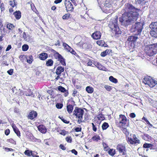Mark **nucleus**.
<instances>
[{
  "label": "nucleus",
  "mask_w": 157,
  "mask_h": 157,
  "mask_svg": "<svg viewBox=\"0 0 157 157\" xmlns=\"http://www.w3.org/2000/svg\"><path fill=\"white\" fill-rule=\"evenodd\" d=\"M123 10L124 13L119 18V21L122 25L125 26L129 25L131 21L137 19L139 16L138 13L140 11V9L135 8L129 3L125 4Z\"/></svg>",
  "instance_id": "1"
},
{
  "label": "nucleus",
  "mask_w": 157,
  "mask_h": 157,
  "mask_svg": "<svg viewBox=\"0 0 157 157\" xmlns=\"http://www.w3.org/2000/svg\"><path fill=\"white\" fill-rule=\"evenodd\" d=\"M118 17L113 18L110 20L108 26L112 32L115 34H120L121 31L118 25Z\"/></svg>",
  "instance_id": "2"
},
{
  "label": "nucleus",
  "mask_w": 157,
  "mask_h": 157,
  "mask_svg": "<svg viewBox=\"0 0 157 157\" xmlns=\"http://www.w3.org/2000/svg\"><path fill=\"white\" fill-rule=\"evenodd\" d=\"M144 52L148 56H151L157 53V44L148 45L144 48Z\"/></svg>",
  "instance_id": "3"
},
{
  "label": "nucleus",
  "mask_w": 157,
  "mask_h": 157,
  "mask_svg": "<svg viewBox=\"0 0 157 157\" xmlns=\"http://www.w3.org/2000/svg\"><path fill=\"white\" fill-rule=\"evenodd\" d=\"M119 121H116V125L118 127H128L129 125V120L127 119L126 117L124 115L122 114L119 116Z\"/></svg>",
  "instance_id": "4"
},
{
  "label": "nucleus",
  "mask_w": 157,
  "mask_h": 157,
  "mask_svg": "<svg viewBox=\"0 0 157 157\" xmlns=\"http://www.w3.org/2000/svg\"><path fill=\"white\" fill-rule=\"evenodd\" d=\"M143 29V24L140 22H136L132 25L131 29V32L135 35L141 34L142 30Z\"/></svg>",
  "instance_id": "5"
},
{
  "label": "nucleus",
  "mask_w": 157,
  "mask_h": 157,
  "mask_svg": "<svg viewBox=\"0 0 157 157\" xmlns=\"http://www.w3.org/2000/svg\"><path fill=\"white\" fill-rule=\"evenodd\" d=\"M84 111L81 108L77 107H75L73 112V115L76 117V118L78 119V124H80L83 121V115Z\"/></svg>",
  "instance_id": "6"
},
{
  "label": "nucleus",
  "mask_w": 157,
  "mask_h": 157,
  "mask_svg": "<svg viewBox=\"0 0 157 157\" xmlns=\"http://www.w3.org/2000/svg\"><path fill=\"white\" fill-rule=\"evenodd\" d=\"M126 140L129 144L136 145L140 143V140L135 134H130V136L126 137Z\"/></svg>",
  "instance_id": "7"
},
{
  "label": "nucleus",
  "mask_w": 157,
  "mask_h": 157,
  "mask_svg": "<svg viewBox=\"0 0 157 157\" xmlns=\"http://www.w3.org/2000/svg\"><path fill=\"white\" fill-rule=\"evenodd\" d=\"M50 51L51 52L53 53V56L55 59H57L58 61H59L60 63L63 66H66L65 59H64L63 56L59 53L53 49H51Z\"/></svg>",
  "instance_id": "8"
},
{
  "label": "nucleus",
  "mask_w": 157,
  "mask_h": 157,
  "mask_svg": "<svg viewBox=\"0 0 157 157\" xmlns=\"http://www.w3.org/2000/svg\"><path fill=\"white\" fill-rule=\"evenodd\" d=\"M143 82L145 84L148 85L150 87L153 88L157 84V81L150 77H147L144 78Z\"/></svg>",
  "instance_id": "9"
},
{
  "label": "nucleus",
  "mask_w": 157,
  "mask_h": 157,
  "mask_svg": "<svg viewBox=\"0 0 157 157\" xmlns=\"http://www.w3.org/2000/svg\"><path fill=\"white\" fill-rule=\"evenodd\" d=\"M149 27L151 30L150 34L152 36L157 37V21L152 22L149 25Z\"/></svg>",
  "instance_id": "10"
},
{
  "label": "nucleus",
  "mask_w": 157,
  "mask_h": 157,
  "mask_svg": "<svg viewBox=\"0 0 157 157\" xmlns=\"http://www.w3.org/2000/svg\"><path fill=\"white\" fill-rule=\"evenodd\" d=\"M66 10L67 12H72L74 11V7L71 2L70 0H65L64 2Z\"/></svg>",
  "instance_id": "11"
},
{
  "label": "nucleus",
  "mask_w": 157,
  "mask_h": 157,
  "mask_svg": "<svg viewBox=\"0 0 157 157\" xmlns=\"http://www.w3.org/2000/svg\"><path fill=\"white\" fill-rule=\"evenodd\" d=\"M117 150L120 154L124 155L127 154L126 148L125 146L122 144H118L116 147Z\"/></svg>",
  "instance_id": "12"
},
{
  "label": "nucleus",
  "mask_w": 157,
  "mask_h": 157,
  "mask_svg": "<svg viewBox=\"0 0 157 157\" xmlns=\"http://www.w3.org/2000/svg\"><path fill=\"white\" fill-rule=\"evenodd\" d=\"M37 115L38 114L36 111L32 110L29 113L27 117L28 119H29L32 120L34 121L35 118L37 117Z\"/></svg>",
  "instance_id": "13"
},
{
  "label": "nucleus",
  "mask_w": 157,
  "mask_h": 157,
  "mask_svg": "<svg viewBox=\"0 0 157 157\" xmlns=\"http://www.w3.org/2000/svg\"><path fill=\"white\" fill-rule=\"evenodd\" d=\"M93 64L97 68L100 70H102L104 71H107V68L98 62L97 61L94 62Z\"/></svg>",
  "instance_id": "14"
},
{
  "label": "nucleus",
  "mask_w": 157,
  "mask_h": 157,
  "mask_svg": "<svg viewBox=\"0 0 157 157\" xmlns=\"http://www.w3.org/2000/svg\"><path fill=\"white\" fill-rule=\"evenodd\" d=\"M82 47L86 50H90L92 48V45L89 42L85 43L82 44Z\"/></svg>",
  "instance_id": "15"
},
{
  "label": "nucleus",
  "mask_w": 157,
  "mask_h": 157,
  "mask_svg": "<svg viewBox=\"0 0 157 157\" xmlns=\"http://www.w3.org/2000/svg\"><path fill=\"white\" fill-rule=\"evenodd\" d=\"M135 36H129L128 39H127V41L129 42H130L131 44L133 43L134 45H135L134 43H136V40L138 39V37Z\"/></svg>",
  "instance_id": "16"
},
{
  "label": "nucleus",
  "mask_w": 157,
  "mask_h": 157,
  "mask_svg": "<svg viewBox=\"0 0 157 157\" xmlns=\"http://www.w3.org/2000/svg\"><path fill=\"white\" fill-rule=\"evenodd\" d=\"M91 36L94 39L98 40L101 38V33L99 31H96L93 33Z\"/></svg>",
  "instance_id": "17"
},
{
  "label": "nucleus",
  "mask_w": 157,
  "mask_h": 157,
  "mask_svg": "<svg viewBox=\"0 0 157 157\" xmlns=\"http://www.w3.org/2000/svg\"><path fill=\"white\" fill-rule=\"evenodd\" d=\"M39 58L41 60L44 61L48 58V54L45 52H42L39 54Z\"/></svg>",
  "instance_id": "18"
},
{
  "label": "nucleus",
  "mask_w": 157,
  "mask_h": 157,
  "mask_svg": "<svg viewBox=\"0 0 157 157\" xmlns=\"http://www.w3.org/2000/svg\"><path fill=\"white\" fill-rule=\"evenodd\" d=\"M58 90L60 92L64 93V97H67L68 94V91L64 87L62 86H59L57 87Z\"/></svg>",
  "instance_id": "19"
},
{
  "label": "nucleus",
  "mask_w": 157,
  "mask_h": 157,
  "mask_svg": "<svg viewBox=\"0 0 157 157\" xmlns=\"http://www.w3.org/2000/svg\"><path fill=\"white\" fill-rule=\"evenodd\" d=\"M64 67L63 66H59L56 70L55 73L56 75H61L62 72H64Z\"/></svg>",
  "instance_id": "20"
},
{
  "label": "nucleus",
  "mask_w": 157,
  "mask_h": 157,
  "mask_svg": "<svg viewBox=\"0 0 157 157\" xmlns=\"http://www.w3.org/2000/svg\"><path fill=\"white\" fill-rule=\"evenodd\" d=\"M38 129L39 131L42 133H45L47 132V129L45 126L42 124L39 125L38 127Z\"/></svg>",
  "instance_id": "21"
},
{
  "label": "nucleus",
  "mask_w": 157,
  "mask_h": 157,
  "mask_svg": "<svg viewBox=\"0 0 157 157\" xmlns=\"http://www.w3.org/2000/svg\"><path fill=\"white\" fill-rule=\"evenodd\" d=\"M13 14L17 20H19L21 17V13L20 11H16L13 12Z\"/></svg>",
  "instance_id": "22"
},
{
  "label": "nucleus",
  "mask_w": 157,
  "mask_h": 157,
  "mask_svg": "<svg viewBox=\"0 0 157 157\" xmlns=\"http://www.w3.org/2000/svg\"><path fill=\"white\" fill-rule=\"evenodd\" d=\"M153 144H147L145 143L143 145V147L145 148H150V149H154L153 148Z\"/></svg>",
  "instance_id": "23"
},
{
  "label": "nucleus",
  "mask_w": 157,
  "mask_h": 157,
  "mask_svg": "<svg viewBox=\"0 0 157 157\" xmlns=\"http://www.w3.org/2000/svg\"><path fill=\"white\" fill-rule=\"evenodd\" d=\"M23 37L25 40L27 41H29L30 40V37L28 34H26V33L23 32Z\"/></svg>",
  "instance_id": "24"
},
{
  "label": "nucleus",
  "mask_w": 157,
  "mask_h": 157,
  "mask_svg": "<svg viewBox=\"0 0 157 157\" xmlns=\"http://www.w3.org/2000/svg\"><path fill=\"white\" fill-rule=\"evenodd\" d=\"M54 62L52 59H49L46 61L45 65L47 67H52L53 64Z\"/></svg>",
  "instance_id": "25"
},
{
  "label": "nucleus",
  "mask_w": 157,
  "mask_h": 157,
  "mask_svg": "<svg viewBox=\"0 0 157 157\" xmlns=\"http://www.w3.org/2000/svg\"><path fill=\"white\" fill-rule=\"evenodd\" d=\"M26 61L29 64H31L33 61V58L32 55H29L27 56V58H26Z\"/></svg>",
  "instance_id": "26"
},
{
  "label": "nucleus",
  "mask_w": 157,
  "mask_h": 157,
  "mask_svg": "<svg viewBox=\"0 0 157 157\" xmlns=\"http://www.w3.org/2000/svg\"><path fill=\"white\" fill-rule=\"evenodd\" d=\"M63 46L64 49L67 50L68 52H70L72 48L67 44L66 43H63Z\"/></svg>",
  "instance_id": "27"
},
{
  "label": "nucleus",
  "mask_w": 157,
  "mask_h": 157,
  "mask_svg": "<svg viewBox=\"0 0 157 157\" xmlns=\"http://www.w3.org/2000/svg\"><path fill=\"white\" fill-rule=\"evenodd\" d=\"M142 138L145 140H149L151 139V137L147 134H144L142 136Z\"/></svg>",
  "instance_id": "28"
},
{
  "label": "nucleus",
  "mask_w": 157,
  "mask_h": 157,
  "mask_svg": "<svg viewBox=\"0 0 157 157\" xmlns=\"http://www.w3.org/2000/svg\"><path fill=\"white\" fill-rule=\"evenodd\" d=\"M24 153L25 155L28 156H30L32 155L34 157H36L35 156H34L33 154V151H29L28 150H26V151H25Z\"/></svg>",
  "instance_id": "29"
},
{
  "label": "nucleus",
  "mask_w": 157,
  "mask_h": 157,
  "mask_svg": "<svg viewBox=\"0 0 157 157\" xmlns=\"http://www.w3.org/2000/svg\"><path fill=\"white\" fill-rule=\"evenodd\" d=\"M73 108H74V106L72 105L68 104L67 105L66 108H67V111L68 113H72L73 109Z\"/></svg>",
  "instance_id": "30"
},
{
  "label": "nucleus",
  "mask_w": 157,
  "mask_h": 157,
  "mask_svg": "<svg viewBox=\"0 0 157 157\" xmlns=\"http://www.w3.org/2000/svg\"><path fill=\"white\" fill-rule=\"evenodd\" d=\"M86 91L88 94H92L94 92L93 88L90 86H87L86 88Z\"/></svg>",
  "instance_id": "31"
},
{
  "label": "nucleus",
  "mask_w": 157,
  "mask_h": 157,
  "mask_svg": "<svg viewBox=\"0 0 157 157\" xmlns=\"http://www.w3.org/2000/svg\"><path fill=\"white\" fill-rule=\"evenodd\" d=\"M110 50L109 49H106L105 51L101 52V56L102 57H104L108 54H109L110 53Z\"/></svg>",
  "instance_id": "32"
},
{
  "label": "nucleus",
  "mask_w": 157,
  "mask_h": 157,
  "mask_svg": "<svg viewBox=\"0 0 157 157\" xmlns=\"http://www.w3.org/2000/svg\"><path fill=\"white\" fill-rule=\"evenodd\" d=\"M31 8V9L34 12H35L36 14H39V12L37 10L36 7H35L34 4H31L30 5Z\"/></svg>",
  "instance_id": "33"
},
{
  "label": "nucleus",
  "mask_w": 157,
  "mask_h": 157,
  "mask_svg": "<svg viewBox=\"0 0 157 157\" xmlns=\"http://www.w3.org/2000/svg\"><path fill=\"white\" fill-rule=\"evenodd\" d=\"M118 127L120 128L121 129V130L122 131L123 133L126 134V135H128L129 134V132L128 131L127 129H126L127 127Z\"/></svg>",
  "instance_id": "34"
},
{
  "label": "nucleus",
  "mask_w": 157,
  "mask_h": 157,
  "mask_svg": "<svg viewBox=\"0 0 157 157\" xmlns=\"http://www.w3.org/2000/svg\"><path fill=\"white\" fill-rule=\"evenodd\" d=\"M97 118L98 120L100 122H101V121L104 120V117L103 114L101 113H100L99 115H98Z\"/></svg>",
  "instance_id": "35"
},
{
  "label": "nucleus",
  "mask_w": 157,
  "mask_h": 157,
  "mask_svg": "<svg viewBox=\"0 0 157 157\" xmlns=\"http://www.w3.org/2000/svg\"><path fill=\"white\" fill-rule=\"evenodd\" d=\"M109 80L110 82H111L113 83H116L118 82L117 79L116 78H114L112 76H110L109 77Z\"/></svg>",
  "instance_id": "36"
},
{
  "label": "nucleus",
  "mask_w": 157,
  "mask_h": 157,
  "mask_svg": "<svg viewBox=\"0 0 157 157\" xmlns=\"http://www.w3.org/2000/svg\"><path fill=\"white\" fill-rule=\"evenodd\" d=\"M13 131H14L16 134L17 135V136L20 137V132L19 130L16 127H13Z\"/></svg>",
  "instance_id": "37"
},
{
  "label": "nucleus",
  "mask_w": 157,
  "mask_h": 157,
  "mask_svg": "<svg viewBox=\"0 0 157 157\" xmlns=\"http://www.w3.org/2000/svg\"><path fill=\"white\" fill-rule=\"evenodd\" d=\"M28 56L21 55L19 56V59L22 62H24L26 61V58H27Z\"/></svg>",
  "instance_id": "38"
},
{
  "label": "nucleus",
  "mask_w": 157,
  "mask_h": 157,
  "mask_svg": "<svg viewBox=\"0 0 157 157\" xmlns=\"http://www.w3.org/2000/svg\"><path fill=\"white\" fill-rule=\"evenodd\" d=\"M91 139L94 141L98 142L100 140V137L99 135H95L93 136Z\"/></svg>",
  "instance_id": "39"
},
{
  "label": "nucleus",
  "mask_w": 157,
  "mask_h": 157,
  "mask_svg": "<svg viewBox=\"0 0 157 157\" xmlns=\"http://www.w3.org/2000/svg\"><path fill=\"white\" fill-rule=\"evenodd\" d=\"M9 4L10 6H11L13 8L14 7L17 5L16 3L15 0H11L9 2Z\"/></svg>",
  "instance_id": "40"
},
{
  "label": "nucleus",
  "mask_w": 157,
  "mask_h": 157,
  "mask_svg": "<svg viewBox=\"0 0 157 157\" xmlns=\"http://www.w3.org/2000/svg\"><path fill=\"white\" fill-rule=\"evenodd\" d=\"M108 153L110 155L113 156L116 154V151L113 149H111L108 151Z\"/></svg>",
  "instance_id": "41"
},
{
  "label": "nucleus",
  "mask_w": 157,
  "mask_h": 157,
  "mask_svg": "<svg viewBox=\"0 0 157 157\" xmlns=\"http://www.w3.org/2000/svg\"><path fill=\"white\" fill-rule=\"evenodd\" d=\"M109 126L108 123L106 122H104L103 124H102L101 127L102 129L103 130L106 129Z\"/></svg>",
  "instance_id": "42"
},
{
  "label": "nucleus",
  "mask_w": 157,
  "mask_h": 157,
  "mask_svg": "<svg viewBox=\"0 0 157 157\" xmlns=\"http://www.w3.org/2000/svg\"><path fill=\"white\" fill-rule=\"evenodd\" d=\"M97 44L98 45L101 47L104 46L105 44V43L103 40H99L97 41Z\"/></svg>",
  "instance_id": "43"
},
{
  "label": "nucleus",
  "mask_w": 157,
  "mask_h": 157,
  "mask_svg": "<svg viewBox=\"0 0 157 157\" xmlns=\"http://www.w3.org/2000/svg\"><path fill=\"white\" fill-rule=\"evenodd\" d=\"M71 14L69 13H66L62 17V18L63 20H68L70 18Z\"/></svg>",
  "instance_id": "44"
},
{
  "label": "nucleus",
  "mask_w": 157,
  "mask_h": 157,
  "mask_svg": "<svg viewBox=\"0 0 157 157\" xmlns=\"http://www.w3.org/2000/svg\"><path fill=\"white\" fill-rule=\"evenodd\" d=\"M29 48V47L28 45L25 44L22 46V50L24 52H25L27 51Z\"/></svg>",
  "instance_id": "45"
},
{
  "label": "nucleus",
  "mask_w": 157,
  "mask_h": 157,
  "mask_svg": "<svg viewBox=\"0 0 157 157\" xmlns=\"http://www.w3.org/2000/svg\"><path fill=\"white\" fill-rule=\"evenodd\" d=\"M7 142H9V143H11V144H13L14 145H15L16 144V141L15 140H14L12 138H10L9 139H7Z\"/></svg>",
  "instance_id": "46"
},
{
  "label": "nucleus",
  "mask_w": 157,
  "mask_h": 157,
  "mask_svg": "<svg viewBox=\"0 0 157 157\" xmlns=\"http://www.w3.org/2000/svg\"><path fill=\"white\" fill-rule=\"evenodd\" d=\"M104 88L106 90L108 91H110L112 89L111 86L107 85H105L104 86Z\"/></svg>",
  "instance_id": "47"
},
{
  "label": "nucleus",
  "mask_w": 157,
  "mask_h": 157,
  "mask_svg": "<svg viewBox=\"0 0 157 157\" xmlns=\"http://www.w3.org/2000/svg\"><path fill=\"white\" fill-rule=\"evenodd\" d=\"M7 28L9 29H12L14 28L13 25L11 23L8 24L7 25Z\"/></svg>",
  "instance_id": "48"
},
{
  "label": "nucleus",
  "mask_w": 157,
  "mask_h": 157,
  "mask_svg": "<svg viewBox=\"0 0 157 157\" xmlns=\"http://www.w3.org/2000/svg\"><path fill=\"white\" fill-rule=\"evenodd\" d=\"M3 149H5V150L7 152L9 151H15V150L13 149H12L11 148H9L7 147H3Z\"/></svg>",
  "instance_id": "49"
},
{
  "label": "nucleus",
  "mask_w": 157,
  "mask_h": 157,
  "mask_svg": "<svg viewBox=\"0 0 157 157\" xmlns=\"http://www.w3.org/2000/svg\"><path fill=\"white\" fill-rule=\"evenodd\" d=\"M56 106L58 109H61L63 106V104L61 103H57L56 104Z\"/></svg>",
  "instance_id": "50"
},
{
  "label": "nucleus",
  "mask_w": 157,
  "mask_h": 157,
  "mask_svg": "<svg viewBox=\"0 0 157 157\" xmlns=\"http://www.w3.org/2000/svg\"><path fill=\"white\" fill-rule=\"evenodd\" d=\"M65 140L68 143H71L72 141V138L70 136L66 137Z\"/></svg>",
  "instance_id": "51"
},
{
  "label": "nucleus",
  "mask_w": 157,
  "mask_h": 157,
  "mask_svg": "<svg viewBox=\"0 0 157 157\" xmlns=\"http://www.w3.org/2000/svg\"><path fill=\"white\" fill-rule=\"evenodd\" d=\"M74 129L75 131L77 132H81V130L82 129L80 126H79L78 127H76L74 128Z\"/></svg>",
  "instance_id": "52"
},
{
  "label": "nucleus",
  "mask_w": 157,
  "mask_h": 157,
  "mask_svg": "<svg viewBox=\"0 0 157 157\" xmlns=\"http://www.w3.org/2000/svg\"><path fill=\"white\" fill-rule=\"evenodd\" d=\"M61 119L62 121H63V122L64 123H65L66 124H68L70 122L69 121H68L67 120L64 119V118H63V117H62V118H61Z\"/></svg>",
  "instance_id": "53"
},
{
  "label": "nucleus",
  "mask_w": 157,
  "mask_h": 157,
  "mask_svg": "<svg viewBox=\"0 0 157 157\" xmlns=\"http://www.w3.org/2000/svg\"><path fill=\"white\" fill-rule=\"evenodd\" d=\"M59 133L61 135L63 136H65L66 134V132L64 130H60Z\"/></svg>",
  "instance_id": "54"
},
{
  "label": "nucleus",
  "mask_w": 157,
  "mask_h": 157,
  "mask_svg": "<svg viewBox=\"0 0 157 157\" xmlns=\"http://www.w3.org/2000/svg\"><path fill=\"white\" fill-rule=\"evenodd\" d=\"M7 72L10 75H12L13 73V70L12 69H10L7 71Z\"/></svg>",
  "instance_id": "55"
},
{
  "label": "nucleus",
  "mask_w": 157,
  "mask_h": 157,
  "mask_svg": "<svg viewBox=\"0 0 157 157\" xmlns=\"http://www.w3.org/2000/svg\"><path fill=\"white\" fill-rule=\"evenodd\" d=\"M0 8L1 11H3L5 10V8L4 5L3 3H2L1 4Z\"/></svg>",
  "instance_id": "56"
},
{
  "label": "nucleus",
  "mask_w": 157,
  "mask_h": 157,
  "mask_svg": "<svg viewBox=\"0 0 157 157\" xmlns=\"http://www.w3.org/2000/svg\"><path fill=\"white\" fill-rule=\"evenodd\" d=\"M92 129L93 131L95 132L97 131V128L95 126L93 123H92Z\"/></svg>",
  "instance_id": "57"
},
{
  "label": "nucleus",
  "mask_w": 157,
  "mask_h": 157,
  "mask_svg": "<svg viewBox=\"0 0 157 157\" xmlns=\"http://www.w3.org/2000/svg\"><path fill=\"white\" fill-rule=\"evenodd\" d=\"M10 133V129L8 128H7L5 130V135L8 136V135Z\"/></svg>",
  "instance_id": "58"
},
{
  "label": "nucleus",
  "mask_w": 157,
  "mask_h": 157,
  "mask_svg": "<svg viewBox=\"0 0 157 157\" xmlns=\"http://www.w3.org/2000/svg\"><path fill=\"white\" fill-rule=\"evenodd\" d=\"M78 92V91L74 89L73 90V93L72 94V95L73 97H75L77 95L76 94Z\"/></svg>",
  "instance_id": "59"
},
{
  "label": "nucleus",
  "mask_w": 157,
  "mask_h": 157,
  "mask_svg": "<svg viewBox=\"0 0 157 157\" xmlns=\"http://www.w3.org/2000/svg\"><path fill=\"white\" fill-rule=\"evenodd\" d=\"M59 147L60 149H62L63 150H65L66 149V147H65L62 144H61L59 146Z\"/></svg>",
  "instance_id": "60"
},
{
  "label": "nucleus",
  "mask_w": 157,
  "mask_h": 157,
  "mask_svg": "<svg viewBox=\"0 0 157 157\" xmlns=\"http://www.w3.org/2000/svg\"><path fill=\"white\" fill-rule=\"evenodd\" d=\"M129 116V117L131 118H135L136 116L135 113H131Z\"/></svg>",
  "instance_id": "61"
},
{
  "label": "nucleus",
  "mask_w": 157,
  "mask_h": 157,
  "mask_svg": "<svg viewBox=\"0 0 157 157\" xmlns=\"http://www.w3.org/2000/svg\"><path fill=\"white\" fill-rule=\"evenodd\" d=\"M71 152L75 155H77L78 154V152L75 149H73L71 150Z\"/></svg>",
  "instance_id": "62"
},
{
  "label": "nucleus",
  "mask_w": 157,
  "mask_h": 157,
  "mask_svg": "<svg viewBox=\"0 0 157 157\" xmlns=\"http://www.w3.org/2000/svg\"><path fill=\"white\" fill-rule=\"evenodd\" d=\"M11 45H8V46H7L6 49V51L7 52L10 50L11 48Z\"/></svg>",
  "instance_id": "63"
},
{
  "label": "nucleus",
  "mask_w": 157,
  "mask_h": 157,
  "mask_svg": "<svg viewBox=\"0 0 157 157\" xmlns=\"http://www.w3.org/2000/svg\"><path fill=\"white\" fill-rule=\"evenodd\" d=\"M75 86L77 89H80L81 88V86L79 84L78 85H75Z\"/></svg>",
  "instance_id": "64"
}]
</instances>
